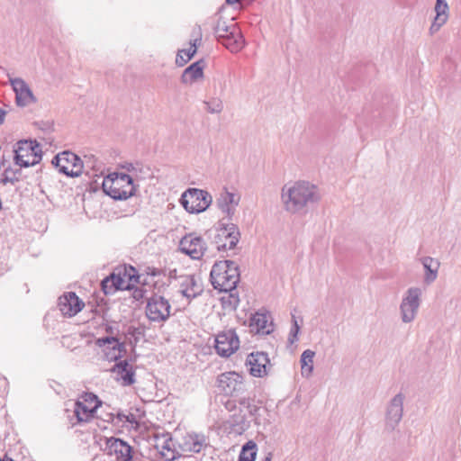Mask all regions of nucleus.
Masks as SVG:
<instances>
[{
    "label": "nucleus",
    "instance_id": "b1692460",
    "mask_svg": "<svg viewBox=\"0 0 461 461\" xmlns=\"http://www.w3.org/2000/svg\"><path fill=\"white\" fill-rule=\"evenodd\" d=\"M420 261L425 271L423 282L426 285H430L437 279L440 262L431 257H423Z\"/></svg>",
    "mask_w": 461,
    "mask_h": 461
},
{
    "label": "nucleus",
    "instance_id": "423d86ee",
    "mask_svg": "<svg viewBox=\"0 0 461 461\" xmlns=\"http://www.w3.org/2000/svg\"><path fill=\"white\" fill-rule=\"evenodd\" d=\"M212 202L211 195L203 190L189 189L182 194L181 203L191 213L205 211Z\"/></svg>",
    "mask_w": 461,
    "mask_h": 461
},
{
    "label": "nucleus",
    "instance_id": "5701e85b",
    "mask_svg": "<svg viewBox=\"0 0 461 461\" xmlns=\"http://www.w3.org/2000/svg\"><path fill=\"white\" fill-rule=\"evenodd\" d=\"M250 332L256 334H269L272 330V321L269 315L256 312L249 321Z\"/></svg>",
    "mask_w": 461,
    "mask_h": 461
},
{
    "label": "nucleus",
    "instance_id": "c9c22d12",
    "mask_svg": "<svg viewBox=\"0 0 461 461\" xmlns=\"http://www.w3.org/2000/svg\"><path fill=\"white\" fill-rule=\"evenodd\" d=\"M440 28H441V26H439L438 23H435L432 22L431 26L429 28V33L432 35L435 32H437L438 31H439Z\"/></svg>",
    "mask_w": 461,
    "mask_h": 461
},
{
    "label": "nucleus",
    "instance_id": "a211bd4d",
    "mask_svg": "<svg viewBox=\"0 0 461 461\" xmlns=\"http://www.w3.org/2000/svg\"><path fill=\"white\" fill-rule=\"evenodd\" d=\"M247 366L249 373L256 377H263L267 374L270 361L267 354L263 352H252L248 356Z\"/></svg>",
    "mask_w": 461,
    "mask_h": 461
},
{
    "label": "nucleus",
    "instance_id": "20e7f679",
    "mask_svg": "<svg viewBox=\"0 0 461 461\" xmlns=\"http://www.w3.org/2000/svg\"><path fill=\"white\" fill-rule=\"evenodd\" d=\"M138 283V276L135 275V269L131 267L119 268L108 277L103 280L102 288L105 294H111L117 290L131 289Z\"/></svg>",
    "mask_w": 461,
    "mask_h": 461
},
{
    "label": "nucleus",
    "instance_id": "7ed1b4c3",
    "mask_svg": "<svg viewBox=\"0 0 461 461\" xmlns=\"http://www.w3.org/2000/svg\"><path fill=\"white\" fill-rule=\"evenodd\" d=\"M103 190L113 199L122 200L134 192L132 178L124 173H112L104 178Z\"/></svg>",
    "mask_w": 461,
    "mask_h": 461
},
{
    "label": "nucleus",
    "instance_id": "bb28decb",
    "mask_svg": "<svg viewBox=\"0 0 461 461\" xmlns=\"http://www.w3.org/2000/svg\"><path fill=\"white\" fill-rule=\"evenodd\" d=\"M315 353L311 349H306L301 356V371L302 375L309 376L313 370V358Z\"/></svg>",
    "mask_w": 461,
    "mask_h": 461
},
{
    "label": "nucleus",
    "instance_id": "dca6fc26",
    "mask_svg": "<svg viewBox=\"0 0 461 461\" xmlns=\"http://www.w3.org/2000/svg\"><path fill=\"white\" fill-rule=\"evenodd\" d=\"M180 250L194 259H199L206 250L205 242L193 234L185 235L179 244Z\"/></svg>",
    "mask_w": 461,
    "mask_h": 461
},
{
    "label": "nucleus",
    "instance_id": "aec40b11",
    "mask_svg": "<svg viewBox=\"0 0 461 461\" xmlns=\"http://www.w3.org/2000/svg\"><path fill=\"white\" fill-rule=\"evenodd\" d=\"M106 448L108 454L114 456L117 461H132L131 447L119 438H109Z\"/></svg>",
    "mask_w": 461,
    "mask_h": 461
},
{
    "label": "nucleus",
    "instance_id": "6ab92c4d",
    "mask_svg": "<svg viewBox=\"0 0 461 461\" xmlns=\"http://www.w3.org/2000/svg\"><path fill=\"white\" fill-rule=\"evenodd\" d=\"M111 373L122 386H130L135 382V370L126 360L116 363L111 368Z\"/></svg>",
    "mask_w": 461,
    "mask_h": 461
},
{
    "label": "nucleus",
    "instance_id": "2f4dec72",
    "mask_svg": "<svg viewBox=\"0 0 461 461\" xmlns=\"http://www.w3.org/2000/svg\"><path fill=\"white\" fill-rule=\"evenodd\" d=\"M221 200L226 205H237L240 201V196L237 194L224 191L221 194Z\"/></svg>",
    "mask_w": 461,
    "mask_h": 461
},
{
    "label": "nucleus",
    "instance_id": "412c9836",
    "mask_svg": "<svg viewBox=\"0 0 461 461\" xmlns=\"http://www.w3.org/2000/svg\"><path fill=\"white\" fill-rule=\"evenodd\" d=\"M202 292L201 285L197 283L193 276H186L181 283V289L177 292V296H180L183 306L189 303L192 298L196 297Z\"/></svg>",
    "mask_w": 461,
    "mask_h": 461
},
{
    "label": "nucleus",
    "instance_id": "72a5a7b5",
    "mask_svg": "<svg viewBox=\"0 0 461 461\" xmlns=\"http://www.w3.org/2000/svg\"><path fill=\"white\" fill-rule=\"evenodd\" d=\"M293 321H294V325L291 329L290 335H289V341L291 343H294L297 339V335L300 330V326H299L296 319L294 318V316H293Z\"/></svg>",
    "mask_w": 461,
    "mask_h": 461
},
{
    "label": "nucleus",
    "instance_id": "c756f323",
    "mask_svg": "<svg viewBox=\"0 0 461 461\" xmlns=\"http://www.w3.org/2000/svg\"><path fill=\"white\" fill-rule=\"evenodd\" d=\"M147 274L149 276V282H152L158 289L166 284L165 281L168 280L167 274L160 269L149 268Z\"/></svg>",
    "mask_w": 461,
    "mask_h": 461
},
{
    "label": "nucleus",
    "instance_id": "ddd939ff",
    "mask_svg": "<svg viewBox=\"0 0 461 461\" xmlns=\"http://www.w3.org/2000/svg\"><path fill=\"white\" fill-rule=\"evenodd\" d=\"M242 376L237 372L221 373L216 380V388L219 393L230 396L239 391L242 384Z\"/></svg>",
    "mask_w": 461,
    "mask_h": 461
},
{
    "label": "nucleus",
    "instance_id": "a19ab883",
    "mask_svg": "<svg viewBox=\"0 0 461 461\" xmlns=\"http://www.w3.org/2000/svg\"><path fill=\"white\" fill-rule=\"evenodd\" d=\"M270 460H271V458H270V457H267V458H266V461H270Z\"/></svg>",
    "mask_w": 461,
    "mask_h": 461
},
{
    "label": "nucleus",
    "instance_id": "58836bf2",
    "mask_svg": "<svg viewBox=\"0 0 461 461\" xmlns=\"http://www.w3.org/2000/svg\"><path fill=\"white\" fill-rule=\"evenodd\" d=\"M200 447H201V444L196 443L193 449L194 451L198 452L200 450Z\"/></svg>",
    "mask_w": 461,
    "mask_h": 461
},
{
    "label": "nucleus",
    "instance_id": "f257e3e1",
    "mask_svg": "<svg viewBox=\"0 0 461 461\" xmlns=\"http://www.w3.org/2000/svg\"><path fill=\"white\" fill-rule=\"evenodd\" d=\"M282 199L288 212H296L308 203L319 199V194L315 185L309 182L299 181L283 190Z\"/></svg>",
    "mask_w": 461,
    "mask_h": 461
},
{
    "label": "nucleus",
    "instance_id": "f3484780",
    "mask_svg": "<svg viewBox=\"0 0 461 461\" xmlns=\"http://www.w3.org/2000/svg\"><path fill=\"white\" fill-rule=\"evenodd\" d=\"M85 307V303L74 292L65 293L59 298V308L64 316L73 317Z\"/></svg>",
    "mask_w": 461,
    "mask_h": 461
},
{
    "label": "nucleus",
    "instance_id": "c85d7f7f",
    "mask_svg": "<svg viewBox=\"0 0 461 461\" xmlns=\"http://www.w3.org/2000/svg\"><path fill=\"white\" fill-rule=\"evenodd\" d=\"M380 109L381 112L379 115L384 121H389L394 116L395 105L391 96L386 95L384 99L381 101Z\"/></svg>",
    "mask_w": 461,
    "mask_h": 461
},
{
    "label": "nucleus",
    "instance_id": "2eb2a0df",
    "mask_svg": "<svg viewBox=\"0 0 461 461\" xmlns=\"http://www.w3.org/2000/svg\"><path fill=\"white\" fill-rule=\"evenodd\" d=\"M96 343L102 348L104 358L109 362L121 359L126 352L123 343L115 338L98 339Z\"/></svg>",
    "mask_w": 461,
    "mask_h": 461
},
{
    "label": "nucleus",
    "instance_id": "4c0bfd02",
    "mask_svg": "<svg viewBox=\"0 0 461 461\" xmlns=\"http://www.w3.org/2000/svg\"><path fill=\"white\" fill-rule=\"evenodd\" d=\"M240 0H226V3L228 5H234L237 4Z\"/></svg>",
    "mask_w": 461,
    "mask_h": 461
},
{
    "label": "nucleus",
    "instance_id": "cd10ccee",
    "mask_svg": "<svg viewBox=\"0 0 461 461\" xmlns=\"http://www.w3.org/2000/svg\"><path fill=\"white\" fill-rule=\"evenodd\" d=\"M197 48L195 42H190L186 49L180 50L177 53L176 62L178 66L185 65L196 53Z\"/></svg>",
    "mask_w": 461,
    "mask_h": 461
},
{
    "label": "nucleus",
    "instance_id": "473e14b6",
    "mask_svg": "<svg viewBox=\"0 0 461 461\" xmlns=\"http://www.w3.org/2000/svg\"><path fill=\"white\" fill-rule=\"evenodd\" d=\"M448 5L446 0H436L435 12L439 14H448Z\"/></svg>",
    "mask_w": 461,
    "mask_h": 461
},
{
    "label": "nucleus",
    "instance_id": "4be33fe9",
    "mask_svg": "<svg viewBox=\"0 0 461 461\" xmlns=\"http://www.w3.org/2000/svg\"><path fill=\"white\" fill-rule=\"evenodd\" d=\"M11 85L16 95V102L19 105L24 106L35 102V97L28 85L20 78L11 80Z\"/></svg>",
    "mask_w": 461,
    "mask_h": 461
},
{
    "label": "nucleus",
    "instance_id": "f8f14e48",
    "mask_svg": "<svg viewBox=\"0 0 461 461\" xmlns=\"http://www.w3.org/2000/svg\"><path fill=\"white\" fill-rule=\"evenodd\" d=\"M240 238V232L233 224L222 226L217 229L214 236V243L218 250H230L236 247Z\"/></svg>",
    "mask_w": 461,
    "mask_h": 461
},
{
    "label": "nucleus",
    "instance_id": "9d476101",
    "mask_svg": "<svg viewBox=\"0 0 461 461\" xmlns=\"http://www.w3.org/2000/svg\"><path fill=\"white\" fill-rule=\"evenodd\" d=\"M421 290L419 287H411L407 290L400 305L402 320L408 323L414 320L420 303Z\"/></svg>",
    "mask_w": 461,
    "mask_h": 461
},
{
    "label": "nucleus",
    "instance_id": "4468645a",
    "mask_svg": "<svg viewBox=\"0 0 461 461\" xmlns=\"http://www.w3.org/2000/svg\"><path fill=\"white\" fill-rule=\"evenodd\" d=\"M404 396L402 393L396 394L390 402L385 415V430L393 432L402 417V404Z\"/></svg>",
    "mask_w": 461,
    "mask_h": 461
},
{
    "label": "nucleus",
    "instance_id": "ea45409f",
    "mask_svg": "<svg viewBox=\"0 0 461 461\" xmlns=\"http://www.w3.org/2000/svg\"><path fill=\"white\" fill-rule=\"evenodd\" d=\"M4 115H5L4 112L0 109V124H1V123L3 122V121H4Z\"/></svg>",
    "mask_w": 461,
    "mask_h": 461
},
{
    "label": "nucleus",
    "instance_id": "393cba45",
    "mask_svg": "<svg viewBox=\"0 0 461 461\" xmlns=\"http://www.w3.org/2000/svg\"><path fill=\"white\" fill-rule=\"evenodd\" d=\"M215 32L219 39H221V43L231 52L239 51L243 46V40L240 33L234 34L233 32H230V35H225L221 33V28L219 26Z\"/></svg>",
    "mask_w": 461,
    "mask_h": 461
},
{
    "label": "nucleus",
    "instance_id": "7c9ffc66",
    "mask_svg": "<svg viewBox=\"0 0 461 461\" xmlns=\"http://www.w3.org/2000/svg\"><path fill=\"white\" fill-rule=\"evenodd\" d=\"M256 456L257 445L253 441H249L243 446L239 461H255Z\"/></svg>",
    "mask_w": 461,
    "mask_h": 461
},
{
    "label": "nucleus",
    "instance_id": "e433bc0d",
    "mask_svg": "<svg viewBox=\"0 0 461 461\" xmlns=\"http://www.w3.org/2000/svg\"><path fill=\"white\" fill-rule=\"evenodd\" d=\"M219 26L221 28V33H223V34H225V35H230V34L228 33V30H227V28H225L224 24L218 23V25H217L216 29H217Z\"/></svg>",
    "mask_w": 461,
    "mask_h": 461
},
{
    "label": "nucleus",
    "instance_id": "0eeeda50",
    "mask_svg": "<svg viewBox=\"0 0 461 461\" xmlns=\"http://www.w3.org/2000/svg\"><path fill=\"white\" fill-rule=\"evenodd\" d=\"M102 402L92 393H83L76 402L75 415L79 422H87L94 418Z\"/></svg>",
    "mask_w": 461,
    "mask_h": 461
},
{
    "label": "nucleus",
    "instance_id": "a878e982",
    "mask_svg": "<svg viewBox=\"0 0 461 461\" xmlns=\"http://www.w3.org/2000/svg\"><path fill=\"white\" fill-rule=\"evenodd\" d=\"M203 65L202 61H197L194 64H192L190 67H188L184 74H183V81L185 83H191L193 81H195L201 77H203Z\"/></svg>",
    "mask_w": 461,
    "mask_h": 461
},
{
    "label": "nucleus",
    "instance_id": "79ce46f5",
    "mask_svg": "<svg viewBox=\"0 0 461 461\" xmlns=\"http://www.w3.org/2000/svg\"><path fill=\"white\" fill-rule=\"evenodd\" d=\"M0 461H5V460H2V459L0 458Z\"/></svg>",
    "mask_w": 461,
    "mask_h": 461
},
{
    "label": "nucleus",
    "instance_id": "39448f33",
    "mask_svg": "<svg viewBox=\"0 0 461 461\" xmlns=\"http://www.w3.org/2000/svg\"><path fill=\"white\" fill-rule=\"evenodd\" d=\"M15 163L21 167H28L38 164L41 159V149L36 141L21 140L17 143Z\"/></svg>",
    "mask_w": 461,
    "mask_h": 461
},
{
    "label": "nucleus",
    "instance_id": "6e6552de",
    "mask_svg": "<svg viewBox=\"0 0 461 461\" xmlns=\"http://www.w3.org/2000/svg\"><path fill=\"white\" fill-rule=\"evenodd\" d=\"M170 310L168 301L163 296L155 294L148 300L145 313L150 321L164 322L169 318Z\"/></svg>",
    "mask_w": 461,
    "mask_h": 461
},
{
    "label": "nucleus",
    "instance_id": "1a4fd4ad",
    "mask_svg": "<svg viewBox=\"0 0 461 461\" xmlns=\"http://www.w3.org/2000/svg\"><path fill=\"white\" fill-rule=\"evenodd\" d=\"M240 343L234 330H225L215 336L214 348L219 356L228 357L239 349Z\"/></svg>",
    "mask_w": 461,
    "mask_h": 461
},
{
    "label": "nucleus",
    "instance_id": "f03ea898",
    "mask_svg": "<svg viewBox=\"0 0 461 461\" xmlns=\"http://www.w3.org/2000/svg\"><path fill=\"white\" fill-rule=\"evenodd\" d=\"M210 276L213 287L221 292L232 291L240 281L238 267L230 260L216 262Z\"/></svg>",
    "mask_w": 461,
    "mask_h": 461
},
{
    "label": "nucleus",
    "instance_id": "9b49d317",
    "mask_svg": "<svg viewBox=\"0 0 461 461\" xmlns=\"http://www.w3.org/2000/svg\"><path fill=\"white\" fill-rule=\"evenodd\" d=\"M53 163L60 172L70 176H79L83 169L80 158L76 154L68 151L58 154Z\"/></svg>",
    "mask_w": 461,
    "mask_h": 461
},
{
    "label": "nucleus",
    "instance_id": "f704fd0d",
    "mask_svg": "<svg viewBox=\"0 0 461 461\" xmlns=\"http://www.w3.org/2000/svg\"><path fill=\"white\" fill-rule=\"evenodd\" d=\"M447 18L448 14H439L438 13H436V16L434 17L433 23H438L439 26L442 27L447 23Z\"/></svg>",
    "mask_w": 461,
    "mask_h": 461
}]
</instances>
